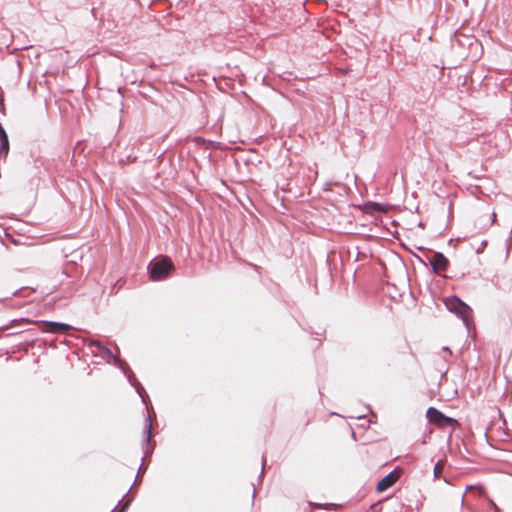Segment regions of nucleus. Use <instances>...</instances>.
I'll list each match as a JSON object with an SVG mask.
<instances>
[{"mask_svg": "<svg viewBox=\"0 0 512 512\" xmlns=\"http://www.w3.org/2000/svg\"><path fill=\"white\" fill-rule=\"evenodd\" d=\"M428 262L434 273L445 271L449 266L448 258L441 252H435L432 257L428 258Z\"/></svg>", "mask_w": 512, "mask_h": 512, "instance_id": "423d86ee", "label": "nucleus"}, {"mask_svg": "<svg viewBox=\"0 0 512 512\" xmlns=\"http://www.w3.org/2000/svg\"><path fill=\"white\" fill-rule=\"evenodd\" d=\"M18 322H29V320H28V319H26V318L13 319V320L11 321V325H13L14 323H18Z\"/></svg>", "mask_w": 512, "mask_h": 512, "instance_id": "4468645a", "label": "nucleus"}, {"mask_svg": "<svg viewBox=\"0 0 512 512\" xmlns=\"http://www.w3.org/2000/svg\"><path fill=\"white\" fill-rule=\"evenodd\" d=\"M443 351L449 353L450 355L452 354V351L448 346L443 347Z\"/></svg>", "mask_w": 512, "mask_h": 512, "instance_id": "f3484780", "label": "nucleus"}, {"mask_svg": "<svg viewBox=\"0 0 512 512\" xmlns=\"http://www.w3.org/2000/svg\"><path fill=\"white\" fill-rule=\"evenodd\" d=\"M36 324L46 333H63L72 328L69 324L55 321H37Z\"/></svg>", "mask_w": 512, "mask_h": 512, "instance_id": "39448f33", "label": "nucleus"}, {"mask_svg": "<svg viewBox=\"0 0 512 512\" xmlns=\"http://www.w3.org/2000/svg\"><path fill=\"white\" fill-rule=\"evenodd\" d=\"M311 506H314V507H318V508H322L324 505L321 504V503H313V502H310L309 503Z\"/></svg>", "mask_w": 512, "mask_h": 512, "instance_id": "dca6fc26", "label": "nucleus"}, {"mask_svg": "<svg viewBox=\"0 0 512 512\" xmlns=\"http://www.w3.org/2000/svg\"><path fill=\"white\" fill-rule=\"evenodd\" d=\"M264 464H265V457L263 456V457H262V470H261V472H260L259 479H261V478H262V476H263V473H264Z\"/></svg>", "mask_w": 512, "mask_h": 512, "instance_id": "2eb2a0df", "label": "nucleus"}, {"mask_svg": "<svg viewBox=\"0 0 512 512\" xmlns=\"http://www.w3.org/2000/svg\"><path fill=\"white\" fill-rule=\"evenodd\" d=\"M101 355L108 362L112 360L113 364L122 370L124 375L127 377L129 383L136 389L137 393L142 399V402L146 405L147 411H149V407L147 405V395L145 394L144 388L142 387L141 383L136 379L134 373L129 368L128 364L119 356L113 354V352L107 347L104 349ZM144 433L146 436L143 442L145 445H150L152 437V419L150 416V412H148V416L145 421Z\"/></svg>", "mask_w": 512, "mask_h": 512, "instance_id": "f257e3e1", "label": "nucleus"}, {"mask_svg": "<svg viewBox=\"0 0 512 512\" xmlns=\"http://www.w3.org/2000/svg\"><path fill=\"white\" fill-rule=\"evenodd\" d=\"M147 269L153 281H162L174 270V264L168 257H157L150 261Z\"/></svg>", "mask_w": 512, "mask_h": 512, "instance_id": "f03ea898", "label": "nucleus"}, {"mask_svg": "<svg viewBox=\"0 0 512 512\" xmlns=\"http://www.w3.org/2000/svg\"><path fill=\"white\" fill-rule=\"evenodd\" d=\"M441 467H442V461L439 460L435 466H434V470H433V475H434V478L437 479L439 478V475H440V471H441Z\"/></svg>", "mask_w": 512, "mask_h": 512, "instance_id": "f8f14e48", "label": "nucleus"}, {"mask_svg": "<svg viewBox=\"0 0 512 512\" xmlns=\"http://www.w3.org/2000/svg\"><path fill=\"white\" fill-rule=\"evenodd\" d=\"M9 153V139L8 135L0 123V158L7 157Z\"/></svg>", "mask_w": 512, "mask_h": 512, "instance_id": "6e6552de", "label": "nucleus"}, {"mask_svg": "<svg viewBox=\"0 0 512 512\" xmlns=\"http://www.w3.org/2000/svg\"><path fill=\"white\" fill-rule=\"evenodd\" d=\"M446 308L457 315L464 323L466 328L470 329V324L472 322L473 311L471 307L463 302L457 296H450L444 301Z\"/></svg>", "mask_w": 512, "mask_h": 512, "instance_id": "7ed1b4c3", "label": "nucleus"}, {"mask_svg": "<svg viewBox=\"0 0 512 512\" xmlns=\"http://www.w3.org/2000/svg\"><path fill=\"white\" fill-rule=\"evenodd\" d=\"M91 346H95L100 353H102L104 351V349L106 348L105 345H103L101 342H99L97 340L91 341Z\"/></svg>", "mask_w": 512, "mask_h": 512, "instance_id": "ddd939ff", "label": "nucleus"}, {"mask_svg": "<svg viewBox=\"0 0 512 512\" xmlns=\"http://www.w3.org/2000/svg\"><path fill=\"white\" fill-rule=\"evenodd\" d=\"M151 453H152V449H151V450H149V449H148V450L145 452V455H144V457L142 458V463H141V465H140V467H139V469H138V472H137V475H136V478H135V481H134L133 485H135V484L137 483L140 473L144 470V467H143V461H144L145 457H146V456H148V455H150Z\"/></svg>", "mask_w": 512, "mask_h": 512, "instance_id": "9b49d317", "label": "nucleus"}, {"mask_svg": "<svg viewBox=\"0 0 512 512\" xmlns=\"http://www.w3.org/2000/svg\"><path fill=\"white\" fill-rule=\"evenodd\" d=\"M465 3H467V0H463Z\"/></svg>", "mask_w": 512, "mask_h": 512, "instance_id": "6ab92c4d", "label": "nucleus"}, {"mask_svg": "<svg viewBox=\"0 0 512 512\" xmlns=\"http://www.w3.org/2000/svg\"><path fill=\"white\" fill-rule=\"evenodd\" d=\"M132 487H130L129 491L123 495L122 499L118 502L117 506L114 507L112 512H126L133 501V496H128Z\"/></svg>", "mask_w": 512, "mask_h": 512, "instance_id": "1a4fd4ad", "label": "nucleus"}, {"mask_svg": "<svg viewBox=\"0 0 512 512\" xmlns=\"http://www.w3.org/2000/svg\"><path fill=\"white\" fill-rule=\"evenodd\" d=\"M364 211L366 213H374V212H384L385 209L383 207V204L377 203V202H369L364 205Z\"/></svg>", "mask_w": 512, "mask_h": 512, "instance_id": "9d476101", "label": "nucleus"}, {"mask_svg": "<svg viewBox=\"0 0 512 512\" xmlns=\"http://www.w3.org/2000/svg\"><path fill=\"white\" fill-rule=\"evenodd\" d=\"M492 215H493V216H492V219H493L492 221L494 222V221L496 220V214H495V213H493Z\"/></svg>", "mask_w": 512, "mask_h": 512, "instance_id": "a211bd4d", "label": "nucleus"}, {"mask_svg": "<svg viewBox=\"0 0 512 512\" xmlns=\"http://www.w3.org/2000/svg\"><path fill=\"white\" fill-rule=\"evenodd\" d=\"M398 471L397 469H394L387 475H385L378 483L376 490L378 492H383L389 489L398 479Z\"/></svg>", "mask_w": 512, "mask_h": 512, "instance_id": "0eeeda50", "label": "nucleus"}, {"mask_svg": "<svg viewBox=\"0 0 512 512\" xmlns=\"http://www.w3.org/2000/svg\"><path fill=\"white\" fill-rule=\"evenodd\" d=\"M426 417L430 423L436 424L440 427L453 425V423L456 422L455 419L445 416L441 411H439L435 407H429L427 409Z\"/></svg>", "mask_w": 512, "mask_h": 512, "instance_id": "20e7f679", "label": "nucleus"}]
</instances>
